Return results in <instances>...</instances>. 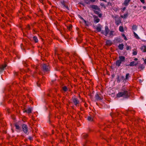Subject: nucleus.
Masks as SVG:
<instances>
[{"mask_svg":"<svg viewBox=\"0 0 146 146\" xmlns=\"http://www.w3.org/2000/svg\"><path fill=\"white\" fill-rule=\"evenodd\" d=\"M131 95L130 92L125 90H122L116 94V96L118 98L123 97L124 98H128Z\"/></svg>","mask_w":146,"mask_h":146,"instance_id":"obj_1","label":"nucleus"},{"mask_svg":"<svg viewBox=\"0 0 146 146\" xmlns=\"http://www.w3.org/2000/svg\"><path fill=\"white\" fill-rule=\"evenodd\" d=\"M119 60H117L116 62V65L118 67L120 66V64L122 62H125V58L123 56H119Z\"/></svg>","mask_w":146,"mask_h":146,"instance_id":"obj_2","label":"nucleus"},{"mask_svg":"<svg viewBox=\"0 0 146 146\" xmlns=\"http://www.w3.org/2000/svg\"><path fill=\"white\" fill-rule=\"evenodd\" d=\"M42 68L44 72H48L49 71L50 67L48 64H44L42 65Z\"/></svg>","mask_w":146,"mask_h":146,"instance_id":"obj_3","label":"nucleus"},{"mask_svg":"<svg viewBox=\"0 0 146 146\" xmlns=\"http://www.w3.org/2000/svg\"><path fill=\"white\" fill-rule=\"evenodd\" d=\"M61 3L63 8H66L68 10H69V8L68 6V3L66 2L63 0L61 1Z\"/></svg>","mask_w":146,"mask_h":146,"instance_id":"obj_4","label":"nucleus"},{"mask_svg":"<svg viewBox=\"0 0 146 146\" xmlns=\"http://www.w3.org/2000/svg\"><path fill=\"white\" fill-rule=\"evenodd\" d=\"M22 127L23 130L24 132L25 133H27L28 131V127L27 125L25 124H23L22 125Z\"/></svg>","mask_w":146,"mask_h":146,"instance_id":"obj_5","label":"nucleus"},{"mask_svg":"<svg viewBox=\"0 0 146 146\" xmlns=\"http://www.w3.org/2000/svg\"><path fill=\"white\" fill-rule=\"evenodd\" d=\"M7 66V65L6 64L0 65V73L3 72V71L5 69Z\"/></svg>","mask_w":146,"mask_h":146,"instance_id":"obj_6","label":"nucleus"},{"mask_svg":"<svg viewBox=\"0 0 146 146\" xmlns=\"http://www.w3.org/2000/svg\"><path fill=\"white\" fill-rule=\"evenodd\" d=\"M115 23L116 24L118 25L121 23V21L119 17H115Z\"/></svg>","mask_w":146,"mask_h":146,"instance_id":"obj_7","label":"nucleus"},{"mask_svg":"<svg viewBox=\"0 0 146 146\" xmlns=\"http://www.w3.org/2000/svg\"><path fill=\"white\" fill-rule=\"evenodd\" d=\"M72 100L74 104L76 106H77V105L79 103V101L76 98H72Z\"/></svg>","mask_w":146,"mask_h":146,"instance_id":"obj_8","label":"nucleus"},{"mask_svg":"<svg viewBox=\"0 0 146 146\" xmlns=\"http://www.w3.org/2000/svg\"><path fill=\"white\" fill-rule=\"evenodd\" d=\"M137 64V63H135V62L134 61H132L130 63V64L129 65H126V66H136Z\"/></svg>","mask_w":146,"mask_h":146,"instance_id":"obj_9","label":"nucleus"},{"mask_svg":"<svg viewBox=\"0 0 146 146\" xmlns=\"http://www.w3.org/2000/svg\"><path fill=\"white\" fill-rule=\"evenodd\" d=\"M110 30L107 26L105 27V35L107 36Z\"/></svg>","mask_w":146,"mask_h":146,"instance_id":"obj_10","label":"nucleus"},{"mask_svg":"<svg viewBox=\"0 0 146 146\" xmlns=\"http://www.w3.org/2000/svg\"><path fill=\"white\" fill-rule=\"evenodd\" d=\"M95 98L97 100H101L103 99V97H100L99 95L97 94L95 95Z\"/></svg>","mask_w":146,"mask_h":146,"instance_id":"obj_11","label":"nucleus"},{"mask_svg":"<svg viewBox=\"0 0 146 146\" xmlns=\"http://www.w3.org/2000/svg\"><path fill=\"white\" fill-rule=\"evenodd\" d=\"M130 1L131 0H125L124 2L122 4V5L127 6L129 5Z\"/></svg>","mask_w":146,"mask_h":146,"instance_id":"obj_12","label":"nucleus"},{"mask_svg":"<svg viewBox=\"0 0 146 146\" xmlns=\"http://www.w3.org/2000/svg\"><path fill=\"white\" fill-rule=\"evenodd\" d=\"M112 44V41L110 40H107L106 42V45L110 46Z\"/></svg>","mask_w":146,"mask_h":146,"instance_id":"obj_13","label":"nucleus"},{"mask_svg":"<svg viewBox=\"0 0 146 146\" xmlns=\"http://www.w3.org/2000/svg\"><path fill=\"white\" fill-rule=\"evenodd\" d=\"M94 13L97 15H98V16L100 17H101L102 16V14L101 13H100V12L97 11H94Z\"/></svg>","mask_w":146,"mask_h":146,"instance_id":"obj_14","label":"nucleus"},{"mask_svg":"<svg viewBox=\"0 0 146 146\" xmlns=\"http://www.w3.org/2000/svg\"><path fill=\"white\" fill-rule=\"evenodd\" d=\"M141 50L143 52H146V46H143L141 47L140 48Z\"/></svg>","mask_w":146,"mask_h":146,"instance_id":"obj_15","label":"nucleus"},{"mask_svg":"<svg viewBox=\"0 0 146 146\" xmlns=\"http://www.w3.org/2000/svg\"><path fill=\"white\" fill-rule=\"evenodd\" d=\"M24 112H25L28 113H31L32 112V109L31 108H29L27 110H25Z\"/></svg>","mask_w":146,"mask_h":146,"instance_id":"obj_16","label":"nucleus"},{"mask_svg":"<svg viewBox=\"0 0 146 146\" xmlns=\"http://www.w3.org/2000/svg\"><path fill=\"white\" fill-rule=\"evenodd\" d=\"M118 46L119 49L122 50L123 48L124 45L123 44H119Z\"/></svg>","mask_w":146,"mask_h":146,"instance_id":"obj_17","label":"nucleus"},{"mask_svg":"<svg viewBox=\"0 0 146 146\" xmlns=\"http://www.w3.org/2000/svg\"><path fill=\"white\" fill-rule=\"evenodd\" d=\"M33 40L35 43H37L38 42V40L37 37L36 36H35L33 37Z\"/></svg>","mask_w":146,"mask_h":146,"instance_id":"obj_18","label":"nucleus"},{"mask_svg":"<svg viewBox=\"0 0 146 146\" xmlns=\"http://www.w3.org/2000/svg\"><path fill=\"white\" fill-rule=\"evenodd\" d=\"M82 136L83 138L86 139V138H87L88 137V135L87 134L84 133H83L82 135Z\"/></svg>","mask_w":146,"mask_h":146,"instance_id":"obj_19","label":"nucleus"},{"mask_svg":"<svg viewBox=\"0 0 146 146\" xmlns=\"http://www.w3.org/2000/svg\"><path fill=\"white\" fill-rule=\"evenodd\" d=\"M96 29L98 32H100L101 31V28L100 26L97 27Z\"/></svg>","mask_w":146,"mask_h":146,"instance_id":"obj_20","label":"nucleus"},{"mask_svg":"<svg viewBox=\"0 0 146 146\" xmlns=\"http://www.w3.org/2000/svg\"><path fill=\"white\" fill-rule=\"evenodd\" d=\"M119 31L121 32H123L124 31V29L123 26H120L119 28Z\"/></svg>","mask_w":146,"mask_h":146,"instance_id":"obj_21","label":"nucleus"},{"mask_svg":"<svg viewBox=\"0 0 146 146\" xmlns=\"http://www.w3.org/2000/svg\"><path fill=\"white\" fill-rule=\"evenodd\" d=\"M72 25H70L69 26H67V28L70 31L72 29Z\"/></svg>","mask_w":146,"mask_h":146,"instance_id":"obj_22","label":"nucleus"},{"mask_svg":"<svg viewBox=\"0 0 146 146\" xmlns=\"http://www.w3.org/2000/svg\"><path fill=\"white\" fill-rule=\"evenodd\" d=\"M15 126L16 127V129L18 130H20L21 128L17 124H15Z\"/></svg>","mask_w":146,"mask_h":146,"instance_id":"obj_23","label":"nucleus"},{"mask_svg":"<svg viewBox=\"0 0 146 146\" xmlns=\"http://www.w3.org/2000/svg\"><path fill=\"white\" fill-rule=\"evenodd\" d=\"M133 34L135 37L137 39H139V37L134 32H133Z\"/></svg>","mask_w":146,"mask_h":146,"instance_id":"obj_24","label":"nucleus"},{"mask_svg":"<svg viewBox=\"0 0 146 146\" xmlns=\"http://www.w3.org/2000/svg\"><path fill=\"white\" fill-rule=\"evenodd\" d=\"M128 14L126 13L123 16L121 15V17L122 18H126L128 16Z\"/></svg>","mask_w":146,"mask_h":146,"instance_id":"obj_25","label":"nucleus"},{"mask_svg":"<svg viewBox=\"0 0 146 146\" xmlns=\"http://www.w3.org/2000/svg\"><path fill=\"white\" fill-rule=\"evenodd\" d=\"M137 29V26L135 25H133L132 27V29L134 30H136Z\"/></svg>","mask_w":146,"mask_h":146,"instance_id":"obj_26","label":"nucleus"},{"mask_svg":"<svg viewBox=\"0 0 146 146\" xmlns=\"http://www.w3.org/2000/svg\"><path fill=\"white\" fill-rule=\"evenodd\" d=\"M62 90L64 92H66L68 90V89L66 86H64L62 88Z\"/></svg>","mask_w":146,"mask_h":146,"instance_id":"obj_27","label":"nucleus"},{"mask_svg":"<svg viewBox=\"0 0 146 146\" xmlns=\"http://www.w3.org/2000/svg\"><path fill=\"white\" fill-rule=\"evenodd\" d=\"M144 68V66L142 64L140 65L139 67L138 68H140L141 70H143Z\"/></svg>","mask_w":146,"mask_h":146,"instance_id":"obj_28","label":"nucleus"},{"mask_svg":"<svg viewBox=\"0 0 146 146\" xmlns=\"http://www.w3.org/2000/svg\"><path fill=\"white\" fill-rule=\"evenodd\" d=\"M100 21V19H99L98 18H96L94 19V22H96V23H98Z\"/></svg>","mask_w":146,"mask_h":146,"instance_id":"obj_29","label":"nucleus"},{"mask_svg":"<svg viewBox=\"0 0 146 146\" xmlns=\"http://www.w3.org/2000/svg\"><path fill=\"white\" fill-rule=\"evenodd\" d=\"M72 59V57L71 56H69L68 58H67V59L69 61H70V62H71Z\"/></svg>","mask_w":146,"mask_h":146,"instance_id":"obj_30","label":"nucleus"},{"mask_svg":"<svg viewBox=\"0 0 146 146\" xmlns=\"http://www.w3.org/2000/svg\"><path fill=\"white\" fill-rule=\"evenodd\" d=\"M92 8L94 9H98V7L97 6H96L95 5H93L92 6Z\"/></svg>","mask_w":146,"mask_h":146,"instance_id":"obj_31","label":"nucleus"},{"mask_svg":"<svg viewBox=\"0 0 146 146\" xmlns=\"http://www.w3.org/2000/svg\"><path fill=\"white\" fill-rule=\"evenodd\" d=\"M88 119L89 121H92L93 118L90 116H88Z\"/></svg>","mask_w":146,"mask_h":146,"instance_id":"obj_32","label":"nucleus"},{"mask_svg":"<svg viewBox=\"0 0 146 146\" xmlns=\"http://www.w3.org/2000/svg\"><path fill=\"white\" fill-rule=\"evenodd\" d=\"M129 73H127L126 74L125 78L124 79L125 80H127L128 79V76H129Z\"/></svg>","mask_w":146,"mask_h":146,"instance_id":"obj_33","label":"nucleus"},{"mask_svg":"<svg viewBox=\"0 0 146 146\" xmlns=\"http://www.w3.org/2000/svg\"><path fill=\"white\" fill-rule=\"evenodd\" d=\"M117 82L118 83H119L121 81V79L119 78V76H118L117 78Z\"/></svg>","mask_w":146,"mask_h":146,"instance_id":"obj_34","label":"nucleus"},{"mask_svg":"<svg viewBox=\"0 0 146 146\" xmlns=\"http://www.w3.org/2000/svg\"><path fill=\"white\" fill-rule=\"evenodd\" d=\"M122 36L124 37V39L125 40H127V39L124 34H122Z\"/></svg>","mask_w":146,"mask_h":146,"instance_id":"obj_35","label":"nucleus"},{"mask_svg":"<svg viewBox=\"0 0 146 146\" xmlns=\"http://www.w3.org/2000/svg\"><path fill=\"white\" fill-rule=\"evenodd\" d=\"M137 121L139 122H140L141 121H143L142 119H141L140 118H138V119H137Z\"/></svg>","mask_w":146,"mask_h":146,"instance_id":"obj_36","label":"nucleus"},{"mask_svg":"<svg viewBox=\"0 0 146 146\" xmlns=\"http://www.w3.org/2000/svg\"><path fill=\"white\" fill-rule=\"evenodd\" d=\"M126 48L127 50H129L131 49V48L130 46L127 45Z\"/></svg>","mask_w":146,"mask_h":146,"instance_id":"obj_37","label":"nucleus"},{"mask_svg":"<svg viewBox=\"0 0 146 146\" xmlns=\"http://www.w3.org/2000/svg\"><path fill=\"white\" fill-rule=\"evenodd\" d=\"M113 31H110V33L109 35L110 36L112 35H113Z\"/></svg>","mask_w":146,"mask_h":146,"instance_id":"obj_38","label":"nucleus"},{"mask_svg":"<svg viewBox=\"0 0 146 146\" xmlns=\"http://www.w3.org/2000/svg\"><path fill=\"white\" fill-rule=\"evenodd\" d=\"M137 54V52L136 51H134L133 52V55H136Z\"/></svg>","mask_w":146,"mask_h":146,"instance_id":"obj_39","label":"nucleus"},{"mask_svg":"<svg viewBox=\"0 0 146 146\" xmlns=\"http://www.w3.org/2000/svg\"><path fill=\"white\" fill-rule=\"evenodd\" d=\"M28 139L30 141L33 140V137L31 136H29L28 137Z\"/></svg>","mask_w":146,"mask_h":146,"instance_id":"obj_40","label":"nucleus"},{"mask_svg":"<svg viewBox=\"0 0 146 146\" xmlns=\"http://www.w3.org/2000/svg\"><path fill=\"white\" fill-rule=\"evenodd\" d=\"M40 81H38V82L37 83V86L38 87H40Z\"/></svg>","mask_w":146,"mask_h":146,"instance_id":"obj_41","label":"nucleus"},{"mask_svg":"<svg viewBox=\"0 0 146 146\" xmlns=\"http://www.w3.org/2000/svg\"><path fill=\"white\" fill-rule=\"evenodd\" d=\"M100 5L102 6V7H103L104 8H105V6L103 3H101L100 4Z\"/></svg>","mask_w":146,"mask_h":146,"instance_id":"obj_42","label":"nucleus"},{"mask_svg":"<svg viewBox=\"0 0 146 146\" xmlns=\"http://www.w3.org/2000/svg\"><path fill=\"white\" fill-rule=\"evenodd\" d=\"M27 29L28 30H29L30 29V25H28L27 26Z\"/></svg>","mask_w":146,"mask_h":146,"instance_id":"obj_43","label":"nucleus"},{"mask_svg":"<svg viewBox=\"0 0 146 146\" xmlns=\"http://www.w3.org/2000/svg\"><path fill=\"white\" fill-rule=\"evenodd\" d=\"M101 33L102 34L105 35V31H103V30L102 31H101Z\"/></svg>","mask_w":146,"mask_h":146,"instance_id":"obj_44","label":"nucleus"},{"mask_svg":"<svg viewBox=\"0 0 146 146\" xmlns=\"http://www.w3.org/2000/svg\"><path fill=\"white\" fill-rule=\"evenodd\" d=\"M14 75L15 76H17L18 75V74L17 72L15 71V72H14Z\"/></svg>","mask_w":146,"mask_h":146,"instance_id":"obj_45","label":"nucleus"},{"mask_svg":"<svg viewBox=\"0 0 146 146\" xmlns=\"http://www.w3.org/2000/svg\"><path fill=\"white\" fill-rule=\"evenodd\" d=\"M21 47L22 49H23V44H21Z\"/></svg>","mask_w":146,"mask_h":146,"instance_id":"obj_46","label":"nucleus"},{"mask_svg":"<svg viewBox=\"0 0 146 146\" xmlns=\"http://www.w3.org/2000/svg\"><path fill=\"white\" fill-rule=\"evenodd\" d=\"M126 9V7H124L122 9V11H124Z\"/></svg>","mask_w":146,"mask_h":146,"instance_id":"obj_47","label":"nucleus"},{"mask_svg":"<svg viewBox=\"0 0 146 146\" xmlns=\"http://www.w3.org/2000/svg\"><path fill=\"white\" fill-rule=\"evenodd\" d=\"M140 1L143 3H145L144 0H140Z\"/></svg>","mask_w":146,"mask_h":146,"instance_id":"obj_48","label":"nucleus"},{"mask_svg":"<svg viewBox=\"0 0 146 146\" xmlns=\"http://www.w3.org/2000/svg\"><path fill=\"white\" fill-rule=\"evenodd\" d=\"M90 0L92 2H94L96 1V0Z\"/></svg>","mask_w":146,"mask_h":146,"instance_id":"obj_49","label":"nucleus"},{"mask_svg":"<svg viewBox=\"0 0 146 146\" xmlns=\"http://www.w3.org/2000/svg\"><path fill=\"white\" fill-rule=\"evenodd\" d=\"M143 8L144 9H146V7L145 6H144L143 7Z\"/></svg>","mask_w":146,"mask_h":146,"instance_id":"obj_50","label":"nucleus"},{"mask_svg":"<svg viewBox=\"0 0 146 146\" xmlns=\"http://www.w3.org/2000/svg\"><path fill=\"white\" fill-rule=\"evenodd\" d=\"M100 1H103L105 2H107L106 0H100Z\"/></svg>","mask_w":146,"mask_h":146,"instance_id":"obj_51","label":"nucleus"},{"mask_svg":"<svg viewBox=\"0 0 146 146\" xmlns=\"http://www.w3.org/2000/svg\"><path fill=\"white\" fill-rule=\"evenodd\" d=\"M138 60V59L137 58H135L134 59V60H135V61H137Z\"/></svg>","mask_w":146,"mask_h":146,"instance_id":"obj_52","label":"nucleus"},{"mask_svg":"<svg viewBox=\"0 0 146 146\" xmlns=\"http://www.w3.org/2000/svg\"><path fill=\"white\" fill-rule=\"evenodd\" d=\"M124 78V77L123 76H121V79H123Z\"/></svg>","mask_w":146,"mask_h":146,"instance_id":"obj_53","label":"nucleus"},{"mask_svg":"<svg viewBox=\"0 0 146 146\" xmlns=\"http://www.w3.org/2000/svg\"><path fill=\"white\" fill-rule=\"evenodd\" d=\"M69 55V53H68H68H66V56H68Z\"/></svg>","mask_w":146,"mask_h":146,"instance_id":"obj_54","label":"nucleus"},{"mask_svg":"<svg viewBox=\"0 0 146 146\" xmlns=\"http://www.w3.org/2000/svg\"><path fill=\"white\" fill-rule=\"evenodd\" d=\"M145 62V64H146V58L145 59V61H144Z\"/></svg>","mask_w":146,"mask_h":146,"instance_id":"obj_55","label":"nucleus"},{"mask_svg":"<svg viewBox=\"0 0 146 146\" xmlns=\"http://www.w3.org/2000/svg\"><path fill=\"white\" fill-rule=\"evenodd\" d=\"M8 112H9V113L10 112V111H9V110H8Z\"/></svg>","mask_w":146,"mask_h":146,"instance_id":"obj_56","label":"nucleus"},{"mask_svg":"<svg viewBox=\"0 0 146 146\" xmlns=\"http://www.w3.org/2000/svg\"><path fill=\"white\" fill-rule=\"evenodd\" d=\"M80 18L82 19H83L82 17H80Z\"/></svg>","mask_w":146,"mask_h":146,"instance_id":"obj_57","label":"nucleus"},{"mask_svg":"<svg viewBox=\"0 0 146 146\" xmlns=\"http://www.w3.org/2000/svg\"><path fill=\"white\" fill-rule=\"evenodd\" d=\"M139 80V82H141L142 81H141V80Z\"/></svg>","mask_w":146,"mask_h":146,"instance_id":"obj_58","label":"nucleus"},{"mask_svg":"<svg viewBox=\"0 0 146 146\" xmlns=\"http://www.w3.org/2000/svg\"><path fill=\"white\" fill-rule=\"evenodd\" d=\"M52 134H53V132H54V131L53 130H52Z\"/></svg>","mask_w":146,"mask_h":146,"instance_id":"obj_59","label":"nucleus"},{"mask_svg":"<svg viewBox=\"0 0 146 146\" xmlns=\"http://www.w3.org/2000/svg\"><path fill=\"white\" fill-rule=\"evenodd\" d=\"M64 60H66V58H64Z\"/></svg>","mask_w":146,"mask_h":146,"instance_id":"obj_60","label":"nucleus"},{"mask_svg":"<svg viewBox=\"0 0 146 146\" xmlns=\"http://www.w3.org/2000/svg\"><path fill=\"white\" fill-rule=\"evenodd\" d=\"M39 74H41V73L40 72H39Z\"/></svg>","mask_w":146,"mask_h":146,"instance_id":"obj_61","label":"nucleus"},{"mask_svg":"<svg viewBox=\"0 0 146 146\" xmlns=\"http://www.w3.org/2000/svg\"><path fill=\"white\" fill-rule=\"evenodd\" d=\"M84 22L85 23H86V21L85 20H84Z\"/></svg>","mask_w":146,"mask_h":146,"instance_id":"obj_62","label":"nucleus"},{"mask_svg":"<svg viewBox=\"0 0 146 146\" xmlns=\"http://www.w3.org/2000/svg\"><path fill=\"white\" fill-rule=\"evenodd\" d=\"M83 146H86L85 145V144L83 145Z\"/></svg>","mask_w":146,"mask_h":146,"instance_id":"obj_63","label":"nucleus"},{"mask_svg":"<svg viewBox=\"0 0 146 146\" xmlns=\"http://www.w3.org/2000/svg\"><path fill=\"white\" fill-rule=\"evenodd\" d=\"M33 77H35V75H33Z\"/></svg>","mask_w":146,"mask_h":146,"instance_id":"obj_64","label":"nucleus"}]
</instances>
